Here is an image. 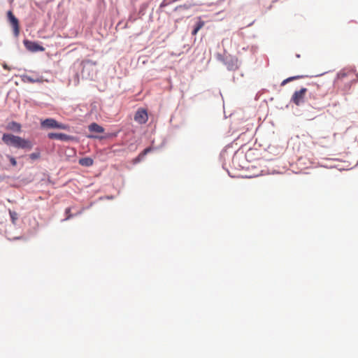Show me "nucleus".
Masks as SVG:
<instances>
[{
	"instance_id": "obj_1",
	"label": "nucleus",
	"mask_w": 358,
	"mask_h": 358,
	"mask_svg": "<svg viewBox=\"0 0 358 358\" xmlns=\"http://www.w3.org/2000/svg\"><path fill=\"white\" fill-rule=\"evenodd\" d=\"M3 142L7 145H12L17 148L31 149L32 143L29 140L9 134H4L2 136Z\"/></svg>"
},
{
	"instance_id": "obj_2",
	"label": "nucleus",
	"mask_w": 358,
	"mask_h": 358,
	"mask_svg": "<svg viewBox=\"0 0 358 358\" xmlns=\"http://www.w3.org/2000/svg\"><path fill=\"white\" fill-rule=\"evenodd\" d=\"M307 91V89L305 87H303L298 91H295L292 96L291 101L296 106H299L303 102Z\"/></svg>"
},
{
	"instance_id": "obj_3",
	"label": "nucleus",
	"mask_w": 358,
	"mask_h": 358,
	"mask_svg": "<svg viewBox=\"0 0 358 358\" xmlns=\"http://www.w3.org/2000/svg\"><path fill=\"white\" fill-rule=\"evenodd\" d=\"M41 126L43 127L46 128H53V129H66V126L57 122L55 120L52 118H48L41 122Z\"/></svg>"
},
{
	"instance_id": "obj_4",
	"label": "nucleus",
	"mask_w": 358,
	"mask_h": 358,
	"mask_svg": "<svg viewBox=\"0 0 358 358\" xmlns=\"http://www.w3.org/2000/svg\"><path fill=\"white\" fill-rule=\"evenodd\" d=\"M8 20L13 29V32L15 36H17L20 33L19 21L17 17L13 15L11 10L7 13Z\"/></svg>"
},
{
	"instance_id": "obj_5",
	"label": "nucleus",
	"mask_w": 358,
	"mask_h": 358,
	"mask_svg": "<svg viewBox=\"0 0 358 358\" xmlns=\"http://www.w3.org/2000/svg\"><path fill=\"white\" fill-rule=\"evenodd\" d=\"M23 43L25 48L31 52H43L45 50V48L36 42L24 40Z\"/></svg>"
},
{
	"instance_id": "obj_6",
	"label": "nucleus",
	"mask_w": 358,
	"mask_h": 358,
	"mask_svg": "<svg viewBox=\"0 0 358 358\" xmlns=\"http://www.w3.org/2000/svg\"><path fill=\"white\" fill-rule=\"evenodd\" d=\"M148 113L145 109L140 108L136 112L135 115H134V120L136 122L142 124H145L148 121Z\"/></svg>"
},
{
	"instance_id": "obj_7",
	"label": "nucleus",
	"mask_w": 358,
	"mask_h": 358,
	"mask_svg": "<svg viewBox=\"0 0 358 358\" xmlns=\"http://www.w3.org/2000/svg\"><path fill=\"white\" fill-rule=\"evenodd\" d=\"M224 64L230 71H234L238 69V59L233 57H227L224 59Z\"/></svg>"
},
{
	"instance_id": "obj_8",
	"label": "nucleus",
	"mask_w": 358,
	"mask_h": 358,
	"mask_svg": "<svg viewBox=\"0 0 358 358\" xmlns=\"http://www.w3.org/2000/svg\"><path fill=\"white\" fill-rule=\"evenodd\" d=\"M48 136L50 139H57L64 141H69L71 138L69 135L62 133H49Z\"/></svg>"
},
{
	"instance_id": "obj_9",
	"label": "nucleus",
	"mask_w": 358,
	"mask_h": 358,
	"mask_svg": "<svg viewBox=\"0 0 358 358\" xmlns=\"http://www.w3.org/2000/svg\"><path fill=\"white\" fill-rule=\"evenodd\" d=\"M79 164L85 166V167H90L93 165L94 161L90 157H83L79 159Z\"/></svg>"
},
{
	"instance_id": "obj_10",
	"label": "nucleus",
	"mask_w": 358,
	"mask_h": 358,
	"mask_svg": "<svg viewBox=\"0 0 358 358\" xmlns=\"http://www.w3.org/2000/svg\"><path fill=\"white\" fill-rule=\"evenodd\" d=\"M88 129L90 131L95 133H103L104 131V129L96 123H92L89 125Z\"/></svg>"
},
{
	"instance_id": "obj_11",
	"label": "nucleus",
	"mask_w": 358,
	"mask_h": 358,
	"mask_svg": "<svg viewBox=\"0 0 358 358\" xmlns=\"http://www.w3.org/2000/svg\"><path fill=\"white\" fill-rule=\"evenodd\" d=\"M83 67L82 73L83 74L85 73V71L88 70L90 67L95 66L96 64V62H93L92 60H85L83 62Z\"/></svg>"
},
{
	"instance_id": "obj_12",
	"label": "nucleus",
	"mask_w": 358,
	"mask_h": 358,
	"mask_svg": "<svg viewBox=\"0 0 358 358\" xmlns=\"http://www.w3.org/2000/svg\"><path fill=\"white\" fill-rule=\"evenodd\" d=\"M353 72L350 71L342 70L337 74V78L339 80H343L345 77L353 76Z\"/></svg>"
},
{
	"instance_id": "obj_13",
	"label": "nucleus",
	"mask_w": 358,
	"mask_h": 358,
	"mask_svg": "<svg viewBox=\"0 0 358 358\" xmlns=\"http://www.w3.org/2000/svg\"><path fill=\"white\" fill-rule=\"evenodd\" d=\"M8 129L13 130V131H20V129H21V126L20 124H18L15 122H12L11 123H10L8 124Z\"/></svg>"
},
{
	"instance_id": "obj_14",
	"label": "nucleus",
	"mask_w": 358,
	"mask_h": 358,
	"mask_svg": "<svg viewBox=\"0 0 358 358\" xmlns=\"http://www.w3.org/2000/svg\"><path fill=\"white\" fill-rule=\"evenodd\" d=\"M152 150L151 148H145L142 152H141L137 158L136 159V162H140L148 152Z\"/></svg>"
},
{
	"instance_id": "obj_15",
	"label": "nucleus",
	"mask_w": 358,
	"mask_h": 358,
	"mask_svg": "<svg viewBox=\"0 0 358 358\" xmlns=\"http://www.w3.org/2000/svg\"><path fill=\"white\" fill-rule=\"evenodd\" d=\"M9 215H10L12 223L15 224L16 220L18 218V214L15 211H12L11 210H9Z\"/></svg>"
},
{
	"instance_id": "obj_16",
	"label": "nucleus",
	"mask_w": 358,
	"mask_h": 358,
	"mask_svg": "<svg viewBox=\"0 0 358 358\" xmlns=\"http://www.w3.org/2000/svg\"><path fill=\"white\" fill-rule=\"evenodd\" d=\"M302 76H292V77H289L285 80H284L282 83H281V86H284L285 85H286L287 83H288L289 82H291L294 80H296V79H298V78H301Z\"/></svg>"
},
{
	"instance_id": "obj_17",
	"label": "nucleus",
	"mask_w": 358,
	"mask_h": 358,
	"mask_svg": "<svg viewBox=\"0 0 358 358\" xmlns=\"http://www.w3.org/2000/svg\"><path fill=\"white\" fill-rule=\"evenodd\" d=\"M204 24L205 22L201 20V17H199V21L196 23L195 28L200 30L204 26Z\"/></svg>"
},
{
	"instance_id": "obj_18",
	"label": "nucleus",
	"mask_w": 358,
	"mask_h": 358,
	"mask_svg": "<svg viewBox=\"0 0 358 358\" xmlns=\"http://www.w3.org/2000/svg\"><path fill=\"white\" fill-rule=\"evenodd\" d=\"M7 157L8 158L12 166H15L17 165V161L13 157L8 155Z\"/></svg>"
},
{
	"instance_id": "obj_19",
	"label": "nucleus",
	"mask_w": 358,
	"mask_h": 358,
	"mask_svg": "<svg viewBox=\"0 0 358 358\" xmlns=\"http://www.w3.org/2000/svg\"><path fill=\"white\" fill-rule=\"evenodd\" d=\"M29 157L31 159H38L40 157V153L39 152H34V153H31L30 155H29Z\"/></svg>"
},
{
	"instance_id": "obj_20",
	"label": "nucleus",
	"mask_w": 358,
	"mask_h": 358,
	"mask_svg": "<svg viewBox=\"0 0 358 358\" xmlns=\"http://www.w3.org/2000/svg\"><path fill=\"white\" fill-rule=\"evenodd\" d=\"M70 212H71V208H67L66 209V214L67 215L66 220H69V219H70L72 217V215L70 213Z\"/></svg>"
},
{
	"instance_id": "obj_21",
	"label": "nucleus",
	"mask_w": 358,
	"mask_h": 358,
	"mask_svg": "<svg viewBox=\"0 0 358 358\" xmlns=\"http://www.w3.org/2000/svg\"><path fill=\"white\" fill-rule=\"evenodd\" d=\"M199 31V29H197L196 28L194 27V29L192 31V34L193 36H195V35H196V34L198 33Z\"/></svg>"
},
{
	"instance_id": "obj_22",
	"label": "nucleus",
	"mask_w": 358,
	"mask_h": 358,
	"mask_svg": "<svg viewBox=\"0 0 358 358\" xmlns=\"http://www.w3.org/2000/svg\"><path fill=\"white\" fill-rule=\"evenodd\" d=\"M3 68H4V69H8L7 65H6V64H4V65H3Z\"/></svg>"
}]
</instances>
